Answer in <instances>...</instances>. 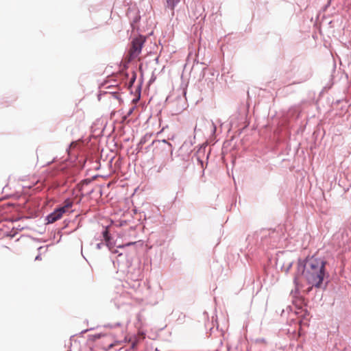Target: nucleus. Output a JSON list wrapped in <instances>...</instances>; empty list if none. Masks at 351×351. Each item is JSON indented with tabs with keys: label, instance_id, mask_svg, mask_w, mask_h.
Segmentation results:
<instances>
[{
	"label": "nucleus",
	"instance_id": "1",
	"mask_svg": "<svg viewBox=\"0 0 351 351\" xmlns=\"http://www.w3.org/2000/svg\"><path fill=\"white\" fill-rule=\"evenodd\" d=\"M326 264L323 258L312 256L307 258L304 264L299 261L296 274L299 277L303 275L308 284L319 288L326 276Z\"/></svg>",
	"mask_w": 351,
	"mask_h": 351
},
{
	"label": "nucleus",
	"instance_id": "2",
	"mask_svg": "<svg viewBox=\"0 0 351 351\" xmlns=\"http://www.w3.org/2000/svg\"><path fill=\"white\" fill-rule=\"evenodd\" d=\"M145 38L143 36H138L132 40L130 48L125 57L128 62H130L136 58L140 54Z\"/></svg>",
	"mask_w": 351,
	"mask_h": 351
},
{
	"label": "nucleus",
	"instance_id": "3",
	"mask_svg": "<svg viewBox=\"0 0 351 351\" xmlns=\"http://www.w3.org/2000/svg\"><path fill=\"white\" fill-rule=\"evenodd\" d=\"M73 205L72 202L67 199L64 202V205L60 208H57L53 213L49 215L47 217L48 223H53L60 219L62 215L68 210Z\"/></svg>",
	"mask_w": 351,
	"mask_h": 351
},
{
	"label": "nucleus",
	"instance_id": "4",
	"mask_svg": "<svg viewBox=\"0 0 351 351\" xmlns=\"http://www.w3.org/2000/svg\"><path fill=\"white\" fill-rule=\"evenodd\" d=\"M264 236L269 237V239H271L270 242L271 243L272 246H276L279 241V234L274 230H268L265 231Z\"/></svg>",
	"mask_w": 351,
	"mask_h": 351
},
{
	"label": "nucleus",
	"instance_id": "5",
	"mask_svg": "<svg viewBox=\"0 0 351 351\" xmlns=\"http://www.w3.org/2000/svg\"><path fill=\"white\" fill-rule=\"evenodd\" d=\"M293 283L295 284V288L294 290H292L291 291V295L293 297V298H296L299 296L300 295V291H299V289H298V286H299V276L298 274H295L294 278H293Z\"/></svg>",
	"mask_w": 351,
	"mask_h": 351
},
{
	"label": "nucleus",
	"instance_id": "6",
	"mask_svg": "<svg viewBox=\"0 0 351 351\" xmlns=\"http://www.w3.org/2000/svg\"><path fill=\"white\" fill-rule=\"evenodd\" d=\"M158 142L159 144L162 143L163 145H164V149L166 151V156H167V160H169V155L171 154L172 153V149H171V145L167 142L166 140L163 139V140H155V143Z\"/></svg>",
	"mask_w": 351,
	"mask_h": 351
},
{
	"label": "nucleus",
	"instance_id": "7",
	"mask_svg": "<svg viewBox=\"0 0 351 351\" xmlns=\"http://www.w3.org/2000/svg\"><path fill=\"white\" fill-rule=\"evenodd\" d=\"M181 0H167V5L171 9L174 8L180 2Z\"/></svg>",
	"mask_w": 351,
	"mask_h": 351
},
{
	"label": "nucleus",
	"instance_id": "8",
	"mask_svg": "<svg viewBox=\"0 0 351 351\" xmlns=\"http://www.w3.org/2000/svg\"><path fill=\"white\" fill-rule=\"evenodd\" d=\"M216 82V79L213 77L211 80H210L208 82V86L211 88L213 89L215 88V83Z\"/></svg>",
	"mask_w": 351,
	"mask_h": 351
},
{
	"label": "nucleus",
	"instance_id": "9",
	"mask_svg": "<svg viewBox=\"0 0 351 351\" xmlns=\"http://www.w3.org/2000/svg\"><path fill=\"white\" fill-rule=\"evenodd\" d=\"M103 236L106 241H108L109 240L110 237L108 236V231L107 230L103 232Z\"/></svg>",
	"mask_w": 351,
	"mask_h": 351
},
{
	"label": "nucleus",
	"instance_id": "10",
	"mask_svg": "<svg viewBox=\"0 0 351 351\" xmlns=\"http://www.w3.org/2000/svg\"><path fill=\"white\" fill-rule=\"evenodd\" d=\"M292 265H293V262H290V263H288L287 268L285 269V271L286 273L289 272V271L290 270V269L292 267Z\"/></svg>",
	"mask_w": 351,
	"mask_h": 351
},
{
	"label": "nucleus",
	"instance_id": "11",
	"mask_svg": "<svg viewBox=\"0 0 351 351\" xmlns=\"http://www.w3.org/2000/svg\"><path fill=\"white\" fill-rule=\"evenodd\" d=\"M256 343H265V339L264 338H259L256 339Z\"/></svg>",
	"mask_w": 351,
	"mask_h": 351
},
{
	"label": "nucleus",
	"instance_id": "12",
	"mask_svg": "<svg viewBox=\"0 0 351 351\" xmlns=\"http://www.w3.org/2000/svg\"><path fill=\"white\" fill-rule=\"evenodd\" d=\"M197 160L198 162L199 163V165L202 167H203V161H202V160H201L199 157H197Z\"/></svg>",
	"mask_w": 351,
	"mask_h": 351
},
{
	"label": "nucleus",
	"instance_id": "13",
	"mask_svg": "<svg viewBox=\"0 0 351 351\" xmlns=\"http://www.w3.org/2000/svg\"><path fill=\"white\" fill-rule=\"evenodd\" d=\"M135 243H136V241H134V242H130V243H128L125 244V245L128 246V245H130L134 244Z\"/></svg>",
	"mask_w": 351,
	"mask_h": 351
},
{
	"label": "nucleus",
	"instance_id": "14",
	"mask_svg": "<svg viewBox=\"0 0 351 351\" xmlns=\"http://www.w3.org/2000/svg\"><path fill=\"white\" fill-rule=\"evenodd\" d=\"M213 132L215 133L216 132V125L213 123Z\"/></svg>",
	"mask_w": 351,
	"mask_h": 351
},
{
	"label": "nucleus",
	"instance_id": "15",
	"mask_svg": "<svg viewBox=\"0 0 351 351\" xmlns=\"http://www.w3.org/2000/svg\"><path fill=\"white\" fill-rule=\"evenodd\" d=\"M182 108H180V109H178V110H176V112H177V113H180V112H182Z\"/></svg>",
	"mask_w": 351,
	"mask_h": 351
},
{
	"label": "nucleus",
	"instance_id": "16",
	"mask_svg": "<svg viewBox=\"0 0 351 351\" xmlns=\"http://www.w3.org/2000/svg\"><path fill=\"white\" fill-rule=\"evenodd\" d=\"M166 126H162V131L165 128Z\"/></svg>",
	"mask_w": 351,
	"mask_h": 351
},
{
	"label": "nucleus",
	"instance_id": "17",
	"mask_svg": "<svg viewBox=\"0 0 351 351\" xmlns=\"http://www.w3.org/2000/svg\"><path fill=\"white\" fill-rule=\"evenodd\" d=\"M159 121H160L159 125L161 126V121L160 119H159Z\"/></svg>",
	"mask_w": 351,
	"mask_h": 351
},
{
	"label": "nucleus",
	"instance_id": "18",
	"mask_svg": "<svg viewBox=\"0 0 351 351\" xmlns=\"http://www.w3.org/2000/svg\"><path fill=\"white\" fill-rule=\"evenodd\" d=\"M155 61H156V62H158V58H155Z\"/></svg>",
	"mask_w": 351,
	"mask_h": 351
},
{
	"label": "nucleus",
	"instance_id": "19",
	"mask_svg": "<svg viewBox=\"0 0 351 351\" xmlns=\"http://www.w3.org/2000/svg\"><path fill=\"white\" fill-rule=\"evenodd\" d=\"M155 351H159V350H158V349H157V348H155Z\"/></svg>",
	"mask_w": 351,
	"mask_h": 351
}]
</instances>
